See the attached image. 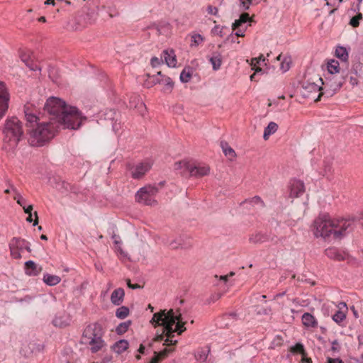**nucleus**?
<instances>
[{
    "mask_svg": "<svg viewBox=\"0 0 363 363\" xmlns=\"http://www.w3.org/2000/svg\"><path fill=\"white\" fill-rule=\"evenodd\" d=\"M350 83L352 85V86H355V85H357L358 84V80L356 77H350Z\"/></svg>",
    "mask_w": 363,
    "mask_h": 363,
    "instance_id": "obj_54",
    "label": "nucleus"
},
{
    "mask_svg": "<svg viewBox=\"0 0 363 363\" xmlns=\"http://www.w3.org/2000/svg\"><path fill=\"white\" fill-rule=\"evenodd\" d=\"M144 350H145V347L143 346V345H140L138 351L140 352V353H143L144 352Z\"/></svg>",
    "mask_w": 363,
    "mask_h": 363,
    "instance_id": "obj_64",
    "label": "nucleus"
},
{
    "mask_svg": "<svg viewBox=\"0 0 363 363\" xmlns=\"http://www.w3.org/2000/svg\"><path fill=\"white\" fill-rule=\"evenodd\" d=\"M42 269V267L38 265L35 262H34L32 260H28L25 262V274L28 276H38L41 272Z\"/></svg>",
    "mask_w": 363,
    "mask_h": 363,
    "instance_id": "obj_14",
    "label": "nucleus"
},
{
    "mask_svg": "<svg viewBox=\"0 0 363 363\" xmlns=\"http://www.w3.org/2000/svg\"><path fill=\"white\" fill-rule=\"evenodd\" d=\"M12 191L15 194L13 199L16 201L18 204H19L21 207H25V205L26 204V199L18 192L15 187H12Z\"/></svg>",
    "mask_w": 363,
    "mask_h": 363,
    "instance_id": "obj_40",
    "label": "nucleus"
},
{
    "mask_svg": "<svg viewBox=\"0 0 363 363\" xmlns=\"http://www.w3.org/2000/svg\"><path fill=\"white\" fill-rule=\"evenodd\" d=\"M10 94L6 84L0 82V120L5 116L9 108Z\"/></svg>",
    "mask_w": 363,
    "mask_h": 363,
    "instance_id": "obj_9",
    "label": "nucleus"
},
{
    "mask_svg": "<svg viewBox=\"0 0 363 363\" xmlns=\"http://www.w3.org/2000/svg\"><path fill=\"white\" fill-rule=\"evenodd\" d=\"M192 76V72L191 71V69L189 68H184L182 72L180 74V80L183 83H186L190 81Z\"/></svg>",
    "mask_w": 363,
    "mask_h": 363,
    "instance_id": "obj_35",
    "label": "nucleus"
},
{
    "mask_svg": "<svg viewBox=\"0 0 363 363\" xmlns=\"http://www.w3.org/2000/svg\"><path fill=\"white\" fill-rule=\"evenodd\" d=\"M362 18V14L361 13H359L355 16H353L350 21V25L352 27H357L359 24V21Z\"/></svg>",
    "mask_w": 363,
    "mask_h": 363,
    "instance_id": "obj_43",
    "label": "nucleus"
},
{
    "mask_svg": "<svg viewBox=\"0 0 363 363\" xmlns=\"http://www.w3.org/2000/svg\"><path fill=\"white\" fill-rule=\"evenodd\" d=\"M45 5H50V4L55 5V1L54 0H46L45 1Z\"/></svg>",
    "mask_w": 363,
    "mask_h": 363,
    "instance_id": "obj_61",
    "label": "nucleus"
},
{
    "mask_svg": "<svg viewBox=\"0 0 363 363\" xmlns=\"http://www.w3.org/2000/svg\"><path fill=\"white\" fill-rule=\"evenodd\" d=\"M345 314L341 311H336L333 315V320L337 323H340L345 319Z\"/></svg>",
    "mask_w": 363,
    "mask_h": 363,
    "instance_id": "obj_42",
    "label": "nucleus"
},
{
    "mask_svg": "<svg viewBox=\"0 0 363 363\" xmlns=\"http://www.w3.org/2000/svg\"><path fill=\"white\" fill-rule=\"evenodd\" d=\"M125 291L122 288L115 289L111 295V301L115 306L121 305L124 299Z\"/></svg>",
    "mask_w": 363,
    "mask_h": 363,
    "instance_id": "obj_18",
    "label": "nucleus"
},
{
    "mask_svg": "<svg viewBox=\"0 0 363 363\" xmlns=\"http://www.w3.org/2000/svg\"><path fill=\"white\" fill-rule=\"evenodd\" d=\"M157 75L160 76V79H156V83L163 84L165 86V91H171L174 87L172 79L167 76L162 75L161 72H157Z\"/></svg>",
    "mask_w": 363,
    "mask_h": 363,
    "instance_id": "obj_20",
    "label": "nucleus"
},
{
    "mask_svg": "<svg viewBox=\"0 0 363 363\" xmlns=\"http://www.w3.org/2000/svg\"><path fill=\"white\" fill-rule=\"evenodd\" d=\"M112 357L109 355L104 357L102 359L103 363H108L111 361Z\"/></svg>",
    "mask_w": 363,
    "mask_h": 363,
    "instance_id": "obj_58",
    "label": "nucleus"
},
{
    "mask_svg": "<svg viewBox=\"0 0 363 363\" xmlns=\"http://www.w3.org/2000/svg\"><path fill=\"white\" fill-rule=\"evenodd\" d=\"M1 132L3 148L6 150L14 149L23 135V123L17 117H9L1 127Z\"/></svg>",
    "mask_w": 363,
    "mask_h": 363,
    "instance_id": "obj_4",
    "label": "nucleus"
},
{
    "mask_svg": "<svg viewBox=\"0 0 363 363\" xmlns=\"http://www.w3.org/2000/svg\"><path fill=\"white\" fill-rule=\"evenodd\" d=\"M158 189L153 186H147L141 188L136 194V200L141 203L152 206L156 203L155 196L157 194Z\"/></svg>",
    "mask_w": 363,
    "mask_h": 363,
    "instance_id": "obj_7",
    "label": "nucleus"
},
{
    "mask_svg": "<svg viewBox=\"0 0 363 363\" xmlns=\"http://www.w3.org/2000/svg\"><path fill=\"white\" fill-rule=\"evenodd\" d=\"M172 351V350L166 348L159 353L155 352V356L152 358L149 363H159L162 359L167 357L168 354Z\"/></svg>",
    "mask_w": 363,
    "mask_h": 363,
    "instance_id": "obj_28",
    "label": "nucleus"
},
{
    "mask_svg": "<svg viewBox=\"0 0 363 363\" xmlns=\"http://www.w3.org/2000/svg\"><path fill=\"white\" fill-rule=\"evenodd\" d=\"M250 202L253 204H257V205L259 206L260 207L264 206V201L261 199V198L259 196H257L253 197L250 200Z\"/></svg>",
    "mask_w": 363,
    "mask_h": 363,
    "instance_id": "obj_45",
    "label": "nucleus"
},
{
    "mask_svg": "<svg viewBox=\"0 0 363 363\" xmlns=\"http://www.w3.org/2000/svg\"><path fill=\"white\" fill-rule=\"evenodd\" d=\"M220 146L224 155L228 157L230 160H233L236 157L237 155L235 150L229 146L226 142H221Z\"/></svg>",
    "mask_w": 363,
    "mask_h": 363,
    "instance_id": "obj_24",
    "label": "nucleus"
},
{
    "mask_svg": "<svg viewBox=\"0 0 363 363\" xmlns=\"http://www.w3.org/2000/svg\"><path fill=\"white\" fill-rule=\"evenodd\" d=\"M278 129V125L274 122H270L265 128L263 134V138L267 140L269 137L274 134Z\"/></svg>",
    "mask_w": 363,
    "mask_h": 363,
    "instance_id": "obj_26",
    "label": "nucleus"
},
{
    "mask_svg": "<svg viewBox=\"0 0 363 363\" xmlns=\"http://www.w3.org/2000/svg\"><path fill=\"white\" fill-rule=\"evenodd\" d=\"M290 351L292 353H299L302 354L303 357L306 356V352L304 349V346L302 343L298 342L295 345L292 346L291 347Z\"/></svg>",
    "mask_w": 363,
    "mask_h": 363,
    "instance_id": "obj_39",
    "label": "nucleus"
},
{
    "mask_svg": "<svg viewBox=\"0 0 363 363\" xmlns=\"http://www.w3.org/2000/svg\"><path fill=\"white\" fill-rule=\"evenodd\" d=\"M327 363H343V362L339 358L328 357Z\"/></svg>",
    "mask_w": 363,
    "mask_h": 363,
    "instance_id": "obj_52",
    "label": "nucleus"
},
{
    "mask_svg": "<svg viewBox=\"0 0 363 363\" xmlns=\"http://www.w3.org/2000/svg\"><path fill=\"white\" fill-rule=\"evenodd\" d=\"M265 57L261 55L259 57H255V58H252V63L251 65L254 67H255L257 65L259 64L261 62H264L265 61Z\"/></svg>",
    "mask_w": 363,
    "mask_h": 363,
    "instance_id": "obj_46",
    "label": "nucleus"
},
{
    "mask_svg": "<svg viewBox=\"0 0 363 363\" xmlns=\"http://www.w3.org/2000/svg\"><path fill=\"white\" fill-rule=\"evenodd\" d=\"M162 63V60L157 57H153L151 59V65L154 67H158Z\"/></svg>",
    "mask_w": 363,
    "mask_h": 363,
    "instance_id": "obj_48",
    "label": "nucleus"
},
{
    "mask_svg": "<svg viewBox=\"0 0 363 363\" xmlns=\"http://www.w3.org/2000/svg\"><path fill=\"white\" fill-rule=\"evenodd\" d=\"M21 58V60L26 64V65H27V64L30 62V60L28 59V57L25 55H22Z\"/></svg>",
    "mask_w": 363,
    "mask_h": 363,
    "instance_id": "obj_55",
    "label": "nucleus"
},
{
    "mask_svg": "<svg viewBox=\"0 0 363 363\" xmlns=\"http://www.w3.org/2000/svg\"><path fill=\"white\" fill-rule=\"evenodd\" d=\"M53 323L56 326L62 327L64 325L62 323H60V320L58 318H55Z\"/></svg>",
    "mask_w": 363,
    "mask_h": 363,
    "instance_id": "obj_59",
    "label": "nucleus"
},
{
    "mask_svg": "<svg viewBox=\"0 0 363 363\" xmlns=\"http://www.w3.org/2000/svg\"><path fill=\"white\" fill-rule=\"evenodd\" d=\"M332 160L328 159L324 160L323 162V172L325 175H328L332 173L333 167H332Z\"/></svg>",
    "mask_w": 363,
    "mask_h": 363,
    "instance_id": "obj_41",
    "label": "nucleus"
},
{
    "mask_svg": "<svg viewBox=\"0 0 363 363\" xmlns=\"http://www.w3.org/2000/svg\"><path fill=\"white\" fill-rule=\"evenodd\" d=\"M58 125L52 121L38 124L29 133V144L35 147L43 146L54 137Z\"/></svg>",
    "mask_w": 363,
    "mask_h": 363,
    "instance_id": "obj_5",
    "label": "nucleus"
},
{
    "mask_svg": "<svg viewBox=\"0 0 363 363\" xmlns=\"http://www.w3.org/2000/svg\"><path fill=\"white\" fill-rule=\"evenodd\" d=\"M24 113L27 123L30 125L38 120L36 111L34 112L31 110L30 104H27L24 106Z\"/></svg>",
    "mask_w": 363,
    "mask_h": 363,
    "instance_id": "obj_19",
    "label": "nucleus"
},
{
    "mask_svg": "<svg viewBox=\"0 0 363 363\" xmlns=\"http://www.w3.org/2000/svg\"><path fill=\"white\" fill-rule=\"evenodd\" d=\"M325 252L328 257L338 261L344 260L347 256L345 252L336 247H329L325 250Z\"/></svg>",
    "mask_w": 363,
    "mask_h": 363,
    "instance_id": "obj_16",
    "label": "nucleus"
},
{
    "mask_svg": "<svg viewBox=\"0 0 363 363\" xmlns=\"http://www.w3.org/2000/svg\"><path fill=\"white\" fill-rule=\"evenodd\" d=\"M26 220L29 223H31L32 220H33V218H32V213L31 214H28V218H26Z\"/></svg>",
    "mask_w": 363,
    "mask_h": 363,
    "instance_id": "obj_63",
    "label": "nucleus"
},
{
    "mask_svg": "<svg viewBox=\"0 0 363 363\" xmlns=\"http://www.w3.org/2000/svg\"><path fill=\"white\" fill-rule=\"evenodd\" d=\"M328 70L330 74H334L340 71V64L337 60H331L328 63Z\"/></svg>",
    "mask_w": 363,
    "mask_h": 363,
    "instance_id": "obj_32",
    "label": "nucleus"
},
{
    "mask_svg": "<svg viewBox=\"0 0 363 363\" xmlns=\"http://www.w3.org/2000/svg\"><path fill=\"white\" fill-rule=\"evenodd\" d=\"M128 286L132 289L140 288V286L138 284H132L130 283V280H128Z\"/></svg>",
    "mask_w": 363,
    "mask_h": 363,
    "instance_id": "obj_56",
    "label": "nucleus"
},
{
    "mask_svg": "<svg viewBox=\"0 0 363 363\" xmlns=\"http://www.w3.org/2000/svg\"><path fill=\"white\" fill-rule=\"evenodd\" d=\"M191 164L189 162L186 161H180L178 162H176L174 164V169L176 170H182V174H186L189 173V167H191Z\"/></svg>",
    "mask_w": 363,
    "mask_h": 363,
    "instance_id": "obj_29",
    "label": "nucleus"
},
{
    "mask_svg": "<svg viewBox=\"0 0 363 363\" xmlns=\"http://www.w3.org/2000/svg\"><path fill=\"white\" fill-rule=\"evenodd\" d=\"M34 215H35V221H34L33 225H36L38 223L37 212H35V213H34Z\"/></svg>",
    "mask_w": 363,
    "mask_h": 363,
    "instance_id": "obj_62",
    "label": "nucleus"
},
{
    "mask_svg": "<svg viewBox=\"0 0 363 363\" xmlns=\"http://www.w3.org/2000/svg\"><path fill=\"white\" fill-rule=\"evenodd\" d=\"M209 61L212 65L213 70L219 69L222 64L221 54L218 52H214L209 58Z\"/></svg>",
    "mask_w": 363,
    "mask_h": 363,
    "instance_id": "obj_23",
    "label": "nucleus"
},
{
    "mask_svg": "<svg viewBox=\"0 0 363 363\" xmlns=\"http://www.w3.org/2000/svg\"><path fill=\"white\" fill-rule=\"evenodd\" d=\"M210 172V167L206 164H191L189 174L191 176L201 177L208 175Z\"/></svg>",
    "mask_w": 363,
    "mask_h": 363,
    "instance_id": "obj_13",
    "label": "nucleus"
},
{
    "mask_svg": "<svg viewBox=\"0 0 363 363\" xmlns=\"http://www.w3.org/2000/svg\"><path fill=\"white\" fill-rule=\"evenodd\" d=\"M43 281L48 286H56L61 281V278L59 276L46 273L43 275Z\"/></svg>",
    "mask_w": 363,
    "mask_h": 363,
    "instance_id": "obj_22",
    "label": "nucleus"
},
{
    "mask_svg": "<svg viewBox=\"0 0 363 363\" xmlns=\"http://www.w3.org/2000/svg\"><path fill=\"white\" fill-rule=\"evenodd\" d=\"M218 9L215 6H208V8H207V12L208 13L211 14V15H217L218 13Z\"/></svg>",
    "mask_w": 363,
    "mask_h": 363,
    "instance_id": "obj_49",
    "label": "nucleus"
},
{
    "mask_svg": "<svg viewBox=\"0 0 363 363\" xmlns=\"http://www.w3.org/2000/svg\"><path fill=\"white\" fill-rule=\"evenodd\" d=\"M350 220H335L328 214L318 216L313 223V234L316 238L341 239L352 229Z\"/></svg>",
    "mask_w": 363,
    "mask_h": 363,
    "instance_id": "obj_2",
    "label": "nucleus"
},
{
    "mask_svg": "<svg viewBox=\"0 0 363 363\" xmlns=\"http://www.w3.org/2000/svg\"><path fill=\"white\" fill-rule=\"evenodd\" d=\"M250 20L249 14L247 13L240 15L239 19L235 20L233 23V29L235 30L240 27H244L243 24L246 23Z\"/></svg>",
    "mask_w": 363,
    "mask_h": 363,
    "instance_id": "obj_27",
    "label": "nucleus"
},
{
    "mask_svg": "<svg viewBox=\"0 0 363 363\" xmlns=\"http://www.w3.org/2000/svg\"><path fill=\"white\" fill-rule=\"evenodd\" d=\"M152 166V163L149 160L136 164L131 169L132 177L137 179H140L151 169Z\"/></svg>",
    "mask_w": 363,
    "mask_h": 363,
    "instance_id": "obj_11",
    "label": "nucleus"
},
{
    "mask_svg": "<svg viewBox=\"0 0 363 363\" xmlns=\"http://www.w3.org/2000/svg\"><path fill=\"white\" fill-rule=\"evenodd\" d=\"M210 350L208 349H199L195 353V358L198 361L205 362L208 357Z\"/></svg>",
    "mask_w": 363,
    "mask_h": 363,
    "instance_id": "obj_33",
    "label": "nucleus"
},
{
    "mask_svg": "<svg viewBox=\"0 0 363 363\" xmlns=\"http://www.w3.org/2000/svg\"><path fill=\"white\" fill-rule=\"evenodd\" d=\"M24 250H27L28 252H31V249L30 247V243L24 240Z\"/></svg>",
    "mask_w": 363,
    "mask_h": 363,
    "instance_id": "obj_57",
    "label": "nucleus"
},
{
    "mask_svg": "<svg viewBox=\"0 0 363 363\" xmlns=\"http://www.w3.org/2000/svg\"><path fill=\"white\" fill-rule=\"evenodd\" d=\"M44 110L50 114L55 124L57 123V125H62L65 128L77 130L86 120L77 107L68 106L65 101L55 96L47 99Z\"/></svg>",
    "mask_w": 363,
    "mask_h": 363,
    "instance_id": "obj_1",
    "label": "nucleus"
},
{
    "mask_svg": "<svg viewBox=\"0 0 363 363\" xmlns=\"http://www.w3.org/2000/svg\"><path fill=\"white\" fill-rule=\"evenodd\" d=\"M191 43L190 46L191 48L199 46L204 40V38L201 35L198 34V33H191Z\"/></svg>",
    "mask_w": 363,
    "mask_h": 363,
    "instance_id": "obj_34",
    "label": "nucleus"
},
{
    "mask_svg": "<svg viewBox=\"0 0 363 363\" xmlns=\"http://www.w3.org/2000/svg\"><path fill=\"white\" fill-rule=\"evenodd\" d=\"M150 323L155 327L157 325H162L164 333H165L167 338L164 340V345H175L177 340H173L172 337L174 336V333H177L180 335L183 333L186 328L184 327L185 323L182 320L181 313L175 314L172 309L166 312L165 310L159 313H155Z\"/></svg>",
    "mask_w": 363,
    "mask_h": 363,
    "instance_id": "obj_3",
    "label": "nucleus"
},
{
    "mask_svg": "<svg viewBox=\"0 0 363 363\" xmlns=\"http://www.w3.org/2000/svg\"><path fill=\"white\" fill-rule=\"evenodd\" d=\"M119 128H120V124L119 123H115L113 124V130L116 133L118 130Z\"/></svg>",
    "mask_w": 363,
    "mask_h": 363,
    "instance_id": "obj_60",
    "label": "nucleus"
},
{
    "mask_svg": "<svg viewBox=\"0 0 363 363\" xmlns=\"http://www.w3.org/2000/svg\"><path fill=\"white\" fill-rule=\"evenodd\" d=\"M246 29V26L240 27L237 28V31L235 32V35L238 37H243L245 35V30Z\"/></svg>",
    "mask_w": 363,
    "mask_h": 363,
    "instance_id": "obj_50",
    "label": "nucleus"
},
{
    "mask_svg": "<svg viewBox=\"0 0 363 363\" xmlns=\"http://www.w3.org/2000/svg\"><path fill=\"white\" fill-rule=\"evenodd\" d=\"M291 65V58L290 56H284L282 59V61L280 64V69L283 72H287Z\"/></svg>",
    "mask_w": 363,
    "mask_h": 363,
    "instance_id": "obj_36",
    "label": "nucleus"
},
{
    "mask_svg": "<svg viewBox=\"0 0 363 363\" xmlns=\"http://www.w3.org/2000/svg\"><path fill=\"white\" fill-rule=\"evenodd\" d=\"M163 57L167 65L169 67H175L177 60L176 55L173 50H166L163 51Z\"/></svg>",
    "mask_w": 363,
    "mask_h": 363,
    "instance_id": "obj_17",
    "label": "nucleus"
},
{
    "mask_svg": "<svg viewBox=\"0 0 363 363\" xmlns=\"http://www.w3.org/2000/svg\"><path fill=\"white\" fill-rule=\"evenodd\" d=\"M289 196L292 199L301 196L305 191L304 183L298 179H293L289 184Z\"/></svg>",
    "mask_w": 363,
    "mask_h": 363,
    "instance_id": "obj_12",
    "label": "nucleus"
},
{
    "mask_svg": "<svg viewBox=\"0 0 363 363\" xmlns=\"http://www.w3.org/2000/svg\"><path fill=\"white\" fill-rule=\"evenodd\" d=\"M128 345L129 344L127 340H121L113 345V349L116 353L121 354L128 349Z\"/></svg>",
    "mask_w": 363,
    "mask_h": 363,
    "instance_id": "obj_25",
    "label": "nucleus"
},
{
    "mask_svg": "<svg viewBox=\"0 0 363 363\" xmlns=\"http://www.w3.org/2000/svg\"><path fill=\"white\" fill-rule=\"evenodd\" d=\"M26 66L30 70H33V71H36V70L40 71L41 70L40 67L38 65H37L36 63H34L32 61H30L29 63H28Z\"/></svg>",
    "mask_w": 363,
    "mask_h": 363,
    "instance_id": "obj_47",
    "label": "nucleus"
},
{
    "mask_svg": "<svg viewBox=\"0 0 363 363\" xmlns=\"http://www.w3.org/2000/svg\"><path fill=\"white\" fill-rule=\"evenodd\" d=\"M342 83V79L337 80L336 77L331 76L330 78L327 79L326 83L323 85L325 86V88L329 89L328 91H330V94L332 95L341 88Z\"/></svg>",
    "mask_w": 363,
    "mask_h": 363,
    "instance_id": "obj_15",
    "label": "nucleus"
},
{
    "mask_svg": "<svg viewBox=\"0 0 363 363\" xmlns=\"http://www.w3.org/2000/svg\"><path fill=\"white\" fill-rule=\"evenodd\" d=\"M267 240L268 239L267 235L261 233H257L254 235H252L251 237L250 238V241L255 244L262 243Z\"/></svg>",
    "mask_w": 363,
    "mask_h": 363,
    "instance_id": "obj_30",
    "label": "nucleus"
},
{
    "mask_svg": "<svg viewBox=\"0 0 363 363\" xmlns=\"http://www.w3.org/2000/svg\"><path fill=\"white\" fill-rule=\"evenodd\" d=\"M129 314V308L126 306H121L116 311V316L120 319L125 318Z\"/></svg>",
    "mask_w": 363,
    "mask_h": 363,
    "instance_id": "obj_38",
    "label": "nucleus"
},
{
    "mask_svg": "<svg viewBox=\"0 0 363 363\" xmlns=\"http://www.w3.org/2000/svg\"><path fill=\"white\" fill-rule=\"evenodd\" d=\"M340 349V345H339L337 340H335L334 341H333L331 350L333 352H339Z\"/></svg>",
    "mask_w": 363,
    "mask_h": 363,
    "instance_id": "obj_51",
    "label": "nucleus"
},
{
    "mask_svg": "<svg viewBox=\"0 0 363 363\" xmlns=\"http://www.w3.org/2000/svg\"><path fill=\"white\" fill-rule=\"evenodd\" d=\"M335 55L343 62H346L348 60V52L346 48L342 46H339L336 48Z\"/></svg>",
    "mask_w": 363,
    "mask_h": 363,
    "instance_id": "obj_31",
    "label": "nucleus"
},
{
    "mask_svg": "<svg viewBox=\"0 0 363 363\" xmlns=\"http://www.w3.org/2000/svg\"><path fill=\"white\" fill-rule=\"evenodd\" d=\"M316 83L314 80H307L303 82L302 84V94L304 97H309L311 94H318L322 89L321 85L324 84L322 78L316 77Z\"/></svg>",
    "mask_w": 363,
    "mask_h": 363,
    "instance_id": "obj_8",
    "label": "nucleus"
},
{
    "mask_svg": "<svg viewBox=\"0 0 363 363\" xmlns=\"http://www.w3.org/2000/svg\"><path fill=\"white\" fill-rule=\"evenodd\" d=\"M24 210V212L26 213V214H31L32 213V210H33V206L32 205H29L28 206H26V204L25 205V207H22Z\"/></svg>",
    "mask_w": 363,
    "mask_h": 363,
    "instance_id": "obj_53",
    "label": "nucleus"
},
{
    "mask_svg": "<svg viewBox=\"0 0 363 363\" xmlns=\"http://www.w3.org/2000/svg\"><path fill=\"white\" fill-rule=\"evenodd\" d=\"M11 256L14 259L21 257V252L24 250V240L18 238H13L9 242Z\"/></svg>",
    "mask_w": 363,
    "mask_h": 363,
    "instance_id": "obj_10",
    "label": "nucleus"
},
{
    "mask_svg": "<svg viewBox=\"0 0 363 363\" xmlns=\"http://www.w3.org/2000/svg\"><path fill=\"white\" fill-rule=\"evenodd\" d=\"M252 4L251 0H240V7L242 10H247Z\"/></svg>",
    "mask_w": 363,
    "mask_h": 363,
    "instance_id": "obj_44",
    "label": "nucleus"
},
{
    "mask_svg": "<svg viewBox=\"0 0 363 363\" xmlns=\"http://www.w3.org/2000/svg\"><path fill=\"white\" fill-rule=\"evenodd\" d=\"M301 320L306 327L315 328L318 325L315 318L309 313H303Z\"/></svg>",
    "mask_w": 363,
    "mask_h": 363,
    "instance_id": "obj_21",
    "label": "nucleus"
},
{
    "mask_svg": "<svg viewBox=\"0 0 363 363\" xmlns=\"http://www.w3.org/2000/svg\"><path fill=\"white\" fill-rule=\"evenodd\" d=\"M130 324H131V321L130 320H127L125 322L120 323L116 327V332L118 335H122V334L125 333L128 330V329L130 327Z\"/></svg>",
    "mask_w": 363,
    "mask_h": 363,
    "instance_id": "obj_37",
    "label": "nucleus"
},
{
    "mask_svg": "<svg viewBox=\"0 0 363 363\" xmlns=\"http://www.w3.org/2000/svg\"><path fill=\"white\" fill-rule=\"evenodd\" d=\"M81 343L88 345L93 353L101 350L106 344L102 339L99 326L96 324L86 326L83 332Z\"/></svg>",
    "mask_w": 363,
    "mask_h": 363,
    "instance_id": "obj_6",
    "label": "nucleus"
}]
</instances>
